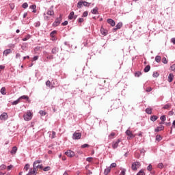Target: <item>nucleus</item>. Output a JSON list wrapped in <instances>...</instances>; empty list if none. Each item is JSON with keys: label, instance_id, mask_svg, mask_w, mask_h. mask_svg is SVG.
Listing matches in <instances>:
<instances>
[{"label": "nucleus", "instance_id": "obj_1", "mask_svg": "<svg viewBox=\"0 0 175 175\" xmlns=\"http://www.w3.org/2000/svg\"><path fill=\"white\" fill-rule=\"evenodd\" d=\"M23 118L25 121H30L32 119V113L31 111H27L26 114L23 115Z\"/></svg>", "mask_w": 175, "mask_h": 175}, {"label": "nucleus", "instance_id": "obj_2", "mask_svg": "<svg viewBox=\"0 0 175 175\" xmlns=\"http://www.w3.org/2000/svg\"><path fill=\"white\" fill-rule=\"evenodd\" d=\"M59 85V82H58V80L57 79H53L51 81V90H53V88H55V87H58Z\"/></svg>", "mask_w": 175, "mask_h": 175}, {"label": "nucleus", "instance_id": "obj_3", "mask_svg": "<svg viewBox=\"0 0 175 175\" xmlns=\"http://www.w3.org/2000/svg\"><path fill=\"white\" fill-rule=\"evenodd\" d=\"M140 166H141L140 162L135 161L132 163L131 169L132 170H137V169H139Z\"/></svg>", "mask_w": 175, "mask_h": 175}, {"label": "nucleus", "instance_id": "obj_4", "mask_svg": "<svg viewBox=\"0 0 175 175\" xmlns=\"http://www.w3.org/2000/svg\"><path fill=\"white\" fill-rule=\"evenodd\" d=\"M62 21V16L59 15V17L57 18L53 23L54 27H58L61 24V21Z\"/></svg>", "mask_w": 175, "mask_h": 175}, {"label": "nucleus", "instance_id": "obj_5", "mask_svg": "<svg viewBox=\"0 0 175 175\" xmlns=\"http://www.w3.org/2000/svg\"><path fill=\"white\" fill-rule=\"evenodd\" d=\"M72 139L73 140H79V139H81V133L75 132L72 135Z\"/></svg>", "mask_w": 175, "mask_h": 175}, {"label": "nucleus", "instance_id": "obj_6", "mask_svg": "<svg viewBox=\"0 0 175 175\" xmlns=\"http://www.w3.org/2000/svg\"><path fill=\"white\" fill-rule=\"evenodd\" d=\"M120 143H121L120 139H118L116 142H112V148H113V150H116V148H118Z\"/></svg>", "mask_w": 175, "mask_h": 175}, {"label": "nucleus", "instance_id": "obj_7", "mask_svg": "<svg viewBox=\"0 0 175 175\" xmlns=\"http://www.w3.org/2000/svg\"><path fill=\"white\" fill-rule=\"evenodd\" d=\"M43 54H44L45 55H47L46 59L44 60L45 62H47V59H54V55H49V53L47 51H44Z\"/></svg>", "mask_w": 175, "mask_h": 175}, {"label": "nucleus", "instance_id": "obj_8", "mask_svg": "<svg viewBox=\"0 0 175 175\" xmlns=\"http://www.w3.org/2000/svg\"><path fill=\"white\" fill-rule=\"evenodd\" d=\"M65 154L69 158H73V157H75V152L72 151L71 150H68L66 152H65Z\"/></svg>", "mask_w": 175, "mask_h": 175}, {"label": "nucleus", "instance_id": "obj_9", "mask_svg": "<svg viewBox=\"0 0 175 175\" xmlns=\"http://www.w3.org/2000/svg\"><path fill=\"white\" fill-rule=\"evenodd\" d=\"M125 133L127 136H129L128 137L129 139H133V137H135V135H133V133H132V131L129 130H126Z\"/></svg>", "mask_w": 175, "mask_h": 175}, {"label": "nucleus", "instance_id": "obj_10", "mask_svg": "<svg viewBox=\"0 0 175 175\" xmlns=\"http://www.w3.org/2000/svg\"><path fill=\"white\" fill-rule=\"evenodd\" d=\"M46 14L48 16H54V6L50 7V8L48 10Z\"/></svg>", "mask_w": 175, "mask_h": 175}, {"label": "nucleus", "instance_id": "obj_11", "mask_svg": "<svg viewBox=\"0 0 175 175\" xmlns=\"http://www.w3.org/2000/svg\"><path fill=\"white\" fill-rule=\"evenodd\" d=\"M121 28H122V23L120 22L116 25V28L113 29V32H116L118 29H121Z\"/></svg>", "mask_w": 175, "mask_h": 175}, {"label": "nucleus", "instance_id": "obj_12", "mask_svg": "<svg viewBox=\"0 0 175 175\" xmlns=\"http://www.w3.org/2000/svg\"><path fill=\"white\" fill-rule=\"evenodd\" d=\"M12 51H13L11 49H5L3 52V55L8 57V55H9V54H12Z\"/></svg>", "mask_w": 175, "mask_h": 175}, {"label": "nucleus", "instance_id": "obj_13", "mask_svg": "<svg viewBox=\"0 0 175 175\" xmlns=\"http://www.w3.org/2000/svg\"><path fill=\"white\" fill-rule=\"evenodd\" d=\"M165 129V126L160 125L154 129V132H161V131H163Z\"/></svg>", "mask_w": 175, "mask_h": 175}, {"label": "nucleus", "instance_id": "obj_14", "mask_svg": "<svg viewBox=\"0 0 175 175\" xmlns=\"http://www.w3.org/2000/svg\"><path fill=\"white\" fill-rule=\"evenodd\" d=\"M107 23L108 24H110L111 27H114L116 25V22L111 18L107 19Z\"/></svg>", "mask_w": 175, "mask_h": 175}, {"label": "nucleus", "instance_id": "obj_15", "mask_svg": "<svg viewBox=\"0 0 175 175\" xmlns=\"http://www.w3.org/2000/svg\"><path fill=\"white\" fill-rule=\"evenodd\" d=\"M59 51V49L58 47H54L51 50V54L55 55Z\"/></svg>", "mask_w": 175, "mask_h": 175}, {"label": "nucleus", "instance_id": "obj_16", "mask_svg": "<svg viewBox=\"0 0 175 175\" xmlns=\"http://www.w3.org/2000/svg\"><path fill=\"white\" fill-rule=\"evenodd\" d=\"M0 120H8V113H3L0 116Z\"/></svg>", "mask_w": 175, "mask_h": 175}, {"label": "nucleus", "instance_id": "obj_17", "mask_svg": "<svg viewBox=\"0 0 175 175\" xmlns=\"http://www.w3.org/2000/svg\"><path fill=\"white\" fill-rule=\"evenodd\" d=\"M16 152H17V146L12 147V149L10 151V154H12V155H14L15 154H16Z\"/></svg>", "mask_w": 175, "mask_h": 175}, {"label": "nucleus", "instance_id": "obj_18", "mask_svg": "<svg viewBox=\"0 0 175 175\" xmlns=\"http://www.w3.org/2000/svg\"><path fill=\"white\" fill-rule=\"evenodd\" d=\"M113 105H116L115 109H118V107H120V105H121V102L120 101V100H116Z\"/></svg>", "mask_w": 175, "mask_h": 175}, {"label": "nucleus", "instance_id": "obj_19", "mask_svg": "<svg viewBox=\"0 0 175 175\" xmlns=\"http://www.w3.org/2000/svg\"><path fill=\"white\" fill-rule=\"evenodd\" d=\"M35 173H36V168H35V167H33V169H30L28 172V174L31 175L35 174Z\"/></svg>", "mask_w": 175, "mask_h": 175}, {"label": "nucleus", "instance_id": "obj_20", "mask_svg": "<svg viewBox=\"0 0 175 175\" xmlns=\"http://www.w3.org/2000/svg\"><path fill=\"white\" fill-rule=\"evenodd\" d=\"M100 32L104 36H106V35H107V30L105 29L103 27L100 28Z\"/></svg>", "mask_w": 175, "mask_h": 175}, {"label": "nucleus", "instance_id": "obj_21", "mask_svg": "<svg viewBox=\"0 0 175 175\" xmlns=\"http://www.w3.org/2000/svg\"><path fill=\"white\" fill-rule=\"evenodd\" d=\"M151 69V66H150V65L146 66L144 69V72L145 73H148V72H150V70Z\"/></svg>", "mask_w": 175, "mask_h": 175}, {"label": "nucleus", "instance_id": "obj_22", "mask_svg": "<svg viewBox=\"0 0 175 175\" xmlns=\"http://www.w3.org/2000/svg\"><path fill=\"white\" fill-rule=\"evenodd\" d=\"M75 12L72 11L68 15V20H73Z\"/></svg>", "mask_w": 175, "mask_h": 175}, {"label": "nucleus", "instance_id": "obj_23", "mask_svg": "<svg viewBox=\"0 0 175 175\" xmlns=\"http://www.w3.org/2000/svg\"><path fill=\"white\" fill-rule=\"evenodd\" d=\"M0 92L1 95H6V88L5 87L1 88Z\"/></svg>", "mask_w": 175, "mask_h": 175}, {"label": "nucleus", "instance_id": "obj_24", "mask_svg": "<svg viewBox=\"0 0 175 175\" xmlns=\"http://www.w3.org/2000/svg\"><path fill=\"white\" fill-rule=\"evenodd\" d=\"M173 77H174V75H173V74H170L168 75V81H169V83H172L173 81Z\"/></svg>", "mask_w": 175, "mask_h": 175}, {"label": "nucleus", "instance_id": "obj_25", "mask_svg": "<svg viewBox=\"0 0 175 175\" xmlns=\"http://www.w3.org/2000/svg\"><path fill=\"white\" fill-rule=\"evenodd\" d=\"M111 169L110 167H107L105 170H104V174L105 175H108L109 173L111 172Z\"/></svg>", "mask_w": 175, "mask_h": 175}, {"label": "nucleus", "instance_id": "obj_26", "mask_svg": "<svg viewBox=\"0 0 175 175\" xmlns=\"http://www.w3.org/2000/svg\"><path fill=\"white\" fill-rule=\"evenodd\" d=\"M91 13L92 14H98V7H95L93 10H92Z\"/></svg>", "mask_w": 175, "mask_h": 175}, {"label": "nucleus", "instance_id": "obj_27", "mask_svg": "<svg viewBox=\"0 0 175 175\" xmlns=\"http://www.w3.org/2000/svg\"><path fill=\"white\" fill-rule=\"evenodd\" d=\"M157 120H158V116L153 115L150 117V121H152L153 122H154V121H157Z\"/></svg>", "mask_w": 175, "mask_h": 175}, {"label": "nucleus", "instance_id": "obj_28", "mask_svg": "<svg viewBox=\"0 0 175 175\" xmlns=\"http://www.w3.org/2000/svg\"><path fill=\"white\" fill-rule=\"evenodd\" d=\"M83 5V1H80L78 2L77 8H78V9H81Z\"/></svg>", "mask_w": 175, "mask_h": 175}, {"label": "nucleus", "instance_id": "obj_29", "mask_svg": "<svg viewBox=\"0 0 175 175\" xmlns=\"http://www.w3.org/2000/svg\"><path fill=\"white\" fill-rule=\"evenodd\" d=\"M38 163H42V160H36L33 163V167H36L38 165Z\"/></svg>", "mask_w": 175, "mask_h": 175}, {"label": "nucleus", "instance_id": "obj_30", "mask_svg": "<svg viewBox=\"0 0 175 175\" xmlns=\"http://www.w3.org/2000/svg\"><path fill=\"white\" fill-rule=\"evenodd\" d=\"M170 107H172V104L167 103V104L165 105L163 107V109H169Z\"/></svg>", "mask_w": 175, "mask_h": 175}, {"label": "nucleus", "instance_id": "obj_31", "mask_svg": "<svg viewBox=\"0 0 175 175\" xmlns=\"http://www.w3.org/2000/svg\"><path fill=\"white\" fill-rule=\"evenodd\" d=\"M19 99H20V100H21V99H25L26 100H29V97H28V96L24 95V96H22L19 97Z\"/></svg>", "mask_w": 175, "mask_h": 175}, {"label": "nucleus", "instance_id": "obj_32", "mask_svg": "<svg viewBox=\"0 0 175 175\" xmlns=\"http://www.w3.org/2000/svg\"><path fill=\"white\" fill-rule=\"evenodd\" d=\"M161 140H162V136L161 135H156V141L161 142Z\"/></svg>", "mask_w": 175, "mask_h": 175}, {"label": "nucleus", "instance_id": "obj_33", "mask_svg": "<svg viewBox=\"0 0 175 175\" xmlns=\"http://www.w3.org/2000/svg\"><path fill=\"white\" fill-rule=\"evenodd\" d=\"M155 59L156 62H157V63L161 62V56L157 55V56L155 57V59Z\"/></svg>", "mask_w": 175, "mask_h": 175}, {"label": "nucleus", "instance_id": "obj_34", "mask_svg": "<svg viewBox=\"0 0 175 175\" xmlns=\"http://www.w3.org/2000/svg\"><path fill=\"white\" fill-rule=\"evenodd\" d=\"M18 103H20V98H18L16 100L13 101L12 103V105H18Z\"/></svg>", "mask_w": 175, "mask_h": 175}, {"label": "nucleus", "instance_id": "obj_35", "mask_svg": "<svg viewBox=\"0 0 175 175\" xmlns=\"http://www.w3.org/2000/svg\"><path fill=\"white\" fill-rule=\"evenodd\" d=\"M39 113L40 114V116H42V117H44V116H46V114H47V113L43 110H40L39 111Z\"/></svg>", "mask_w": 175, "mask_h": 175}, {"label": "nucleus", "instance_id": "obj_36", "mask_svg": "<svg viewBox=\"0 0 175 175\" xmlns=\"http://www.w3.org/2000/svg\"><path fill=\"white\" fill-rule=\"evenodd\" d=\"M146 113H147V114H151V113H152V109H151V108H146Z\"/></svg>", "mask_w": 175, "mask_h": 175}, {"label": "nucleus", "instance_id": "obj_37", "mask_svg": "<svg viewBox=\"0 0 175 175\" xmlns=\"http://www.w3.org/2000/svg\"><path fill=\"white\" fill-rule=\"evenodd\" d=\"M46 87H49V88H51V81H50L49 80L46 81Z\"/></svg>", "mask_w": 175, "mask_h": 175}, {"label": "nucleus", "instance_id": "obj_38", "mask_svg": "<svg viewBox=\"0 0 175 175\" xmlns=\"http://www.w3.org/2000/svg\"><path fill=\"white\" fill-rule=\"evenodd\" d=\"M116 136V133L112 132L110 133V135H109V139H113L114 137Z\"/></svg>", "mask_w": 175, "mask_h": 175}, {"label": "nucleus", "instance_id": "obj_39", "mask_svg": "<svg viewBox=\"0 0 175 175\" xmlns=\"http://www.w3.org/2000/svg\"><path fill=\"white\" fill-rule=\"evenodd\" d=\"M31 36L28 35L26 37H25L24 38L22 39L23 42H27V40H28L29 39H30Z\"/></svg>", "mask_w": 175, "mask_h": 175}, {"label": "nucleus", "instance_id": "obj_40", "mask_svg": "<svg viewBox=\"0 0 175 175\" xmlns=\"http://www.w3.org/2000/svg\"><path fill=\"white\" fill-rule=\"evenodd\" d=\"M34 27H36V28H39V27H40V21L36 22L34 23Z\"/></svg>", "mask_w": 175, "mask_h": 175}, {"label": "nucleus", "instance_id": "obj_41", "mask_svg": "<svg viewBox=\"0 0 175 175\" xmlns=\"http://www.w3.org/2000/svg\"><path fill=\"white\" fill-rule=\"evenodd\" d=\"M135 77H140V76H142V72H140V71L136 72L135 73Z\"/></svg>", "mask_w": 175, "mask_h": 175}, {"label": "nucleus", "instance_id": "obj_42", "mask_svg": "<svg viewBox=\"0 0 175 175\" xmlns=\"http://www.w3.org/2000/svg\"><path fill=\"white\" fill-rule=\"evenodd\" d=\"M137 175H146V173H144V170H141Z\"/></svg>", "mask_w": 175, "mask_h": 175}, {"label": "nucleus", "instance_id": "obj_43", "mask_svg": "<svg viewBox=\"0 0 175 175\" xmlns=\"http://www.w3.org/2000/svg\"><path fill=\"white\" fill-rule=\"evenodd\" d=\"M55 33H57V31L53 30V31H52L51 32L50 36H51V38H54V35H55Z\"/></svg>", "mask_w": 175, "mask_h": 175}, {"label": "nucleus", "instance_id": "obj_44", "mask_svg": "<svg viewBox=\"0 0 175 175\" xmlns=\"http://www.w3.org/2000/svg\"><path fill=\"white\" fill-rule=\"evenodd\" d=\"M51 169V167L50 166H46V167L43 168V171L44 172H49V170H50Z\"/></svg>", "mask_w": 175, "mask_h": 175}, {"label": "nucleus", "instance_id": "obj_45", "mask_svg": "<svg viewBox=\"0 0 175 175\" xmlns=\"http://www.w3.org/2000/svg\"><path fill=\"white\" fill-rule=\"evenodd\" d=\"M147 170L148 172H151L152 170V165L151 164L148 165V166L147 167Z\"/></svg>", "mask_w": 175, "mask_h": 175}, {"label": "nucleus", "instance_id": "obj_46", "mask_svg": "<svg viewBox=\"0 0 175 175\" xmlns=\"http://www.w3.org/2000/svg\"><path fill=\"white\" fill-rule=\"evenodd\" d=\"M160 120L161 121L165 122V120H166V116L163 115L160 117Z\"/></svg>", "mask_w": 175, "mask_h": 175}, {"label": "nucleus", "instance_id": "obj_47", "mask_svg": "<svg viewBox=\"0 0 175 175\" xmlns=\"http://www.w3.org/2000/svg\"><path fill=\"white\" fill-rule=\"evenodd\" d=\"M5 169H6V165L5 164L0 165V170H5Z\"/></svg>", "mask_w": 175, "mask_h": 175}, {"label": "nucleus", "instance_id": "obj_48", "mask_svg": "<svg viewBox=\"0 0 175 175\" xmlns=\"http://www.w3.org/2000/svg\"><path fill=\"white\" fill-rule=\"evenodd\" d=\"M22 8L23 9H27V8H28V3H24L23 5H22Z\"/></svg>", "mask_w": 175, "mask_h": 175}, {"label": "nucleus", "instance_id": "obj_49", "mask_svg": "<svg viewBox=\"0 0 175 175\" xmlns=\"http://www.w3.org/2000/svg\"><path fill=\"white\" fill-rule=\"evenodd\" d=\"M153 77H159V74L158 73V72H154L152 74Z\"/></svg>", "mask_w": 175, "mask_h": 175}, {"label": "nucleus", "instance_id": "obj_50", "mask_svg": "<svg viewBox=\"0 0 175 175\" xmlns=\"http://www.w3.org/2000/svg\"><path fill=\"white\" fill-rule=\"evenodd\" d=\"M25 170H26V172H27V170H29V164H25V167H24Z\"/></svg>", "mask_w": 175, "mask_h": 175}, {"label": "nucleus", "instance_id": "obj_51", "mask_svg": "<svg viewBox=\"0 0 175 175\" xmlns=\"http://www.w3.org/2000/svg\"><path fill=\"white\" fill-rule=\"evenodd\" d=\"M161 61L163 64H167V59L165 57L162 58Z\"/></svg>", "mask_w": 175, "mask_h": 175}, {"label": "nucleus", "instance_id": "obj_52", "mask_svg": "<svg viewBox=\"0 0 175 175\" xmlns=\"http://www.w3.org/2000/svg\"><path fill=\"white\" fill-rule=\"evenodd\" d=\"M36 169H40L41 170H43V165H38L36 167H34Z\"/></svg>", "mask_w": 175, "mask_h": 175}, {"label": "nucleus", "instance_id": "obj_53", "mask_svg": "<svg viewBox=\"0 0 175 175\" xmlns=\"http://www.w3.org/2000/svg\"><path fill=\"white\" fill-rule=\"evenodd\" d=\"M117 167V164L116 163H112L111 165H110V166H109V167H110V169L111 170V167Z\"/></svg>", "mask_w": 175, "mask_h": 175}, {"label": "nucleus", "instance_id": "obj_54", "mask_svg": "<svg viewBox=\"0 0 175 175\" xmlns=\"http://www.w3.org/2000/svg\"><path fill=\"white\" fill-rule=\"evenodd\" d=\"M87 16H88V12L85 11L82 14V17H87Z\"/></svg>", "mask_w": 175, "mask_h": 175}, {"label": "nucleus", "instance_id": "obj_55", "mask_svg": "<svg viewBox=\"0 0 175 175\" xmlns=\"http://www.w3.org/2000/svg\"><path fill=\"white\" fill-rule=\"evenodd\" d=\"M87 147H90V145L88 144H84L83 145H81V148H87Z\"/></svg>", "mask_w": 175, "mask_h": 175}, {"label": "nucleus", "instance_id": "obj_56", "mask_svg": "<svg viewBox=\"0 0 175 175\" xmlns=\"http://www.w3.org/2000/svg\"><path fill=\"white\" fill-rule=\"evenodd\" d=\"M158 167L159 169H163V163H159Z\"/></svg>", "mask_w": 175, "mask_h": 175}, {"label": "nucleus", "instance_id": "obj_57", "mask_svg": "<svg viewBox=\"0 0 175 175\" xmlns=\"http://www.w3.org/2000/svg\"><path fill=\"white\" fill-rule=\"evenodd\" d=\"M90 5H91V3L83 1V6H90Z\"/></svg>", "mask_w": 175, "mask_h": 175}, {"label": "nucleus", "instance_id": "obj_58", "mask_svg": "<svg viewBox=\"0 0 175 175\" xmlns=\"http://www.w3.org/2000/svg\"><path fill=\"white\" fill-rule=\"evenodd\" d=\"M92 159H93L92 157H88V158H86L87 162H92Z\"/></svg>", "mask_w": 175, "mask_h": 175}, {"label": "nucleus", "instance_id": "obj_59", "mask_svg": "<svg viewBox=\"0 0 175 175\" xmlns=\"http://www.w3.org/2000/svg\"><path fill=\"white\" fill-rule=\"evenodd\" d=\"M39 59V56L36 55L33 57V61H38Z\"/></svg>", "mask_w": 175, "mask_h": 175}, {"label": "nucleus", "instance_id": "obj_60", "mask_svg": "<svg viewBox=\"0 0 175 175\" xmlns=\"http://www.w3.org/2000/svg\"><path fill=\"white\" fill-rule=\"evenodd\" d=\"M55 135H56L55 132L53 131L52 132V135H51V139L55 138Z\"/></svg>", "mask_w": 175, "mask_h": 175}, {"label": "nucleus", "instance_id": "obj_61", "mask_svg": "<svg viewBox=\"0 0 175 175\" xmlns=\"http://www.w3.org/2000/svg\"><path fill=\"white\" fill-rule=\"evenodd\" d=\"M126 170L125 169H124L123 170L121 171L120 172V175H125Z\"/></svg>", "mask_w": 175, "mask_h": 175}, {"label": "nucleus", "instance_id": "obj_62", "mask_svg": "<svg viewBox=\"0 0 175 175\" xmlns=\"http://www.w3.org/2000/svg\"><path fill=\"white\" fill-rule=\"evenodd\" d=\"M83 21H84V18H78V23H83Z\"/></svg>", "mask_w": 175, "mask_h": 175}, {"label": "nucleus", "instance_id": "obj_63", "mask_svg": "<svg viewBox=\"0 0 175 175\" xmlns=\"http://www.w3.org/2000/svg\"><path fill=\"white\" fill-rule=\"evenodd\" d=\"M170 68H171V70H175V64H172V65L170 66Z\"/></svg>", "mask_w": 175, "mask_h": 175}, {"label": "nucleus", "instance_id": "obj_64", "mask_svg": "<svg viewBox=\"0 0 175 175\" xmlns=\"http://www.w3.org/2000/svg\"><path fill=\"white\" fill-rule=\"evenodd\" d=\"M62 25H63V26L68 25V21H65L64 22H63L62 23Z\"/></svg>", "mask_w": 175, "mask_h": 175}]
</instances>
